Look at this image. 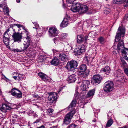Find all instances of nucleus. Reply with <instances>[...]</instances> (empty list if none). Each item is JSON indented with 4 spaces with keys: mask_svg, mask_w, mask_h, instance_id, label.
Listing matches in <instances>:
<instances>
[{
    "mask_svg": "<svg viewBox=\"0 0 128 128\" xmlns=\"http://www.w3.org/2000/svg\"><path fill=\"white\" fill-rule=\"evenodd\" d=\"M125 30L120 26L118 29V32L115 37V41L116 42H119L117 46H114L113 47L114 50L113 53L114 54H119L121 53L125 48L124 47V44L123 41L120 40L121 36L123 37L124 36Z\"/></svg>",
    "mask_w": 128,
    "mask_h": 128,
    "instance_id": "nucleus-1",
    "label": "nucleus"
},
{
    "mask_svg": "<svg viewBox=\"0 0 128 128\" xmlns=\"http://www.w3.org/2000/svg\"><path fill=\"white\" fill-rule=\"evenodd\" d=\"M86 66L85 64L80 65L78 68V74L81 76L82 78H86L88 75L90 71L86 70Z\"/></svg>",
    "mask_w": 128,
    "mask_h": 128,
    "instance_id": "nucleus-2",
    "label": "nucleus"
},
{
    "mask_svg": "<svg viewBox=\"0 0 128 128\" xmlns=\"http://www.w3.org/2000/svg\"><path fill=\"white\" fill-rule=\"evenodd\" d=\"M114 85L113 82L112 81L105 82L104 84V90L107 93L111 92L113 90Z\"/></svg>",
    "mask_w": 128,
    "mask_h": 128,
    "instance_id": "nucleus-3",
    "label": "nucleus"
},
{
    "mask_svg": "<svg viewBox=\"0 0 128 128\" xmlns=\"http://www.w3.org/2000/svg\"><path fill=\"white\" fill-rule=\"evenodd\" d=\"M77 66L78 63L76 61L73 60L68 62L66 67L68 70L72 71L74 70Z\"/></svg>",
    "mask_w": 128,
    "mask_h": 128,
    "instance_id": "nucleus-4",
    "label": "nucleus"
},
{
    "mask_svg": "<svg viewBox=\"0 0 128 128\" xmlns=\"http://www.w3.org/2000/svg\"><path fill=\"white\" fill-rule=\"evenodd\" d=\"M78 84H80V87L82 91L81 93H83V95H84L85 94L86 90V87L90 85V82L88 80H83L82 82H78Z\"/></svg>",
    "mask_w": 128,
    "mask_h": 128,
    "instance_id": "nucleus-5",
    "label": "nucleus"
},
{
    "mask_svg": "<svg viewBox=\"0 0 128 128\" xmlns=\"http://www.w3.org/2000/svg\"><path fill=\"white\" fill-rule=\"evenodd\" d=\"M22 33H19L18 32H15L12 35V37L14 42H18V43L21 42L22 38Z\"/></svg>",
    "mask_w": 128,
    "mask_h": 128,
    "instance_id": "nucleus-6",
    "label": "nucleus"
},
{
    "mask_svg": "<svg viewBox=\"0 0 128 128\" xmlns=\"http://www.w3.org/2000/svg\"><path fill=\"white\" fill-rule=\"evenodd\" d=\"M25 32L27 35L26 38V40L24 41V42L29 45H31L33 48H36V44L32 42L31 36L28 34V32L26 30H25Z\"/></svg>",
    "mask_w": 128,
    "mask_h": 128,
    "instance_id": "nucleus-7",
    "label": "nucleus"
},
{
    "mask_svg": "<svg viewBox=\"0 0 128 128\" xmlns=\"http://www.w3.org/2000/svg\"><path fill=\"white\" fill-rule=\"evenodd\" d=\"M11 94L13 96L16 97V98H19L22 97L21 92L20 90L15 88L12 89Z\"/></svg>",
    "mask_w": 128,
    "mask_h": 128,
    "instance_id": "nucleus-8",
    "label": "nucleus"
},
{
    "mask_svg": "<svg viewBox=\"0 0 128 128\" xmlns=\"http://www.w3.org/2000/svg\"><path fill=\"white\" fill-rule=\"evenodd\" d=\"M10 104L9 103H3L0 108V110L3 112H6L8 110H10L13 108L10 106Z\"/></svg>",
    "mask_w": 128,
    "mask_h": 128,
    "instance_id": "nucleus-9",
    "label": "nucleus"
},
{
    "mask_svg": "<svg viewBox=\"0 0 128 128\" xmlns=\"http://www.w3.org/2000/svg\"><path fill=\"white\" fill-rule=\"evenodd\" d=\"M49 35L51 37H54L57 36L58 34V32L57 28L54 27L50 28L48 31Z\"/></svg>",
    "mask_w": 128,
    "mask_h": 128,
    "instance_id": "nucleus-10",
    "label": "nucleus"
},
{
    "mask_svg": "<svg viewBox=\"0 0 128 128\" xmlns=\"http://www.w3.org/2000/svg\"><path fill=\"white\" fill-rule=\"evenodd\" d=\"M102 79V76L99 74L94 75L93 76L92 81L93 84L97 85L99 84Z\"/></svg>",
    "mask_w": 128,
    "mask_h": 128,
    "instance_id": "nucleus-11",
    "label": "nucleus"
},
{
    "mask_svg": "<svg viewBox=\"0 0 128 128\" xmlns=\"http://www.w3.org/2000/svg\"><path fill=\"white\" fill-rule=\"evenodd\" d=\"M72 116V114L70 113L66 114L64 120L63 124L67 125L70 124Z\"/></svg>",
    "mask_w": 128,
    "mask_h": 128,
    "instance_id": "nucleus-12",
    "label": "nucleus"
},
{
    "mask_svg": "<svg viewBox=\"0 0 128 128\" xmlns=\"http://www.w3.org/2000/svg\"><path fill=\"white\" fill-rule=\"evenodd\" d=\"M48 99L52 103L57 99V95L55 92H50L48 93Z\"/></svg>",
    "mask_w": 128,
    "mask_h": 128,
    "instance_id": "nucleus-13",
    "label": "nucleus"
},
{
    "mask_svg": "<svg viewBox=\"0 0 128 128\" xmlns=\"http://www.w3.org/2000/svg\"><path fill=\"white\" fill-rule=\"evenodd\" d=\"M87 36H85L84 37L82 35H79L77 36V43H80L84 41H86L88 38Z\"/></svg>",
    "mask_w": 128,
    "mask_h": 128,
    "instance_id": "nucleus-14",
    "label": "nucleus"
},
{
    "mask_svg": "<svg viewBox=\"0 0 128 128\" xmlns=\"http://www.w3.org/2000/svg\"><path fill=\"white\" fill-rule=\"evenodd\" d=\"M123 74L122 71L120 70H117L116 77L118 78V81L121 82L122 80Z\"/></svg>",
    "mask_w": 128,
    "mask_h": 128,
    "instance_id": "nucleus-15",
    "label": "nucleus"
},
{
    "mask_svg": "<svg viewBox=\"0 0 128 128\" xmlns=\"http://www.w3.org/2000/svg\"><path fill=\"white\" fill-rule=\"evenodd\" d=\"M69 83L74 82L76 80V76L74 74H72L69 76L67 79Z\"/></svg>",
    "mask_w": 128,
    "mask_h": 128,
    "instance_id": "nucleus-16",
    "label": "nucleus"
},
{
    "mask_svg": "<svg viewBox=\"0 0 128 128\" xmlns=\"http://www.w3.org/2000/svg\"><path fill=\"white\" fill-rule=\"evenodd\" d=\"M81 5L79 3H77L75 4V7L72 8H71V10L74 12H78L80 11Z\"/></svg>",
    "mask_w": 128,
    "mask_h": 128,
    "instance_id": "nucleus-17",
    "label": "nucleus"
},
{
    "mask_svg": "<svg viewBox=\"0 0 128 128\" xmlns=\"http://www.w3.org/2000/svg\"><path fill=\"white\" fill-rule=\"evenodd\" d=\"M121 53L124 56V58L127 60H128V48H125Z\"/></svg>",
    "mask_w": 128,
    "mask_h": 128,
    "instance_id": "nucleus-18",
    "label": "nucleus"
},
{
    "mask_svg": "<svg viewBox=\"0 0 128 128\" xmlns=\"http://www.w3.org/2000/svg\"><path fill=\"white\" fill-rule=\"evenodd\" d=\"M58 57L59 59L61 60L64 61L68 60L69 58L68 56L64 54H60Z\"/></svg>",
    "mask_w": 128,
    "mask_h": 128,
    "instance_id": "nucleus-19",
    "label": "nucleus"
},
{
    "mask_svg": "<svg viewBox=\"0 0 128 128\" xmlns=\"http://www.w3.org/2000/svg\"><path fill=\"white\" fill-rule=\"evenodd\" d=\"M110 67L108 66H106L104 68H102L100 71L103 72L107 75H108L110 73Z\"/></svg>",
    "mask_w": 128,
    "mask_h": 128,
    "instance_id": "nucleus-20",
    "label": "nucleus"
},
{
    "mask_svg": "<svg viewBox=\"0 0 128 128\" xmlns=\"http://www.w3.org/2000/svg\"><path fill=\"white\" fill-rule=\"evenodd\" d=\"M68 24V20L66 18H65L60 24V26L62 28L66 27Z\"/></svg>",
    "mask_w": 128,
    "mask_h": 128,
    "instance_id": "nucleus-21",
    "label": "nucleus"
},
{
    "mask_svg": "<svg viewBox=\"0 0 128 128\" xmlns=\"http://www.w3.org/2000/svg\"><path fill=\"white\" fill-rule=\"evenodd\" d=\"M38 76L41 79L44 81H47L48 80V77L45 74L42 72H39L38 74Z\"/></svg>",
    "mask_w": 128,
    "mask_h": 128,
    "instance_id": "nucleus-22",
    "label": "nucleus"
},
{
    "mask_svg": "<svg viewBox=\"0 0 128 128\" xmlns=\"http://www.w3.org/2000/svg\"><path fill=\"white\" fill-rule=\"evenodd\" d=\"M59 62V60L56 57L54 58L50 62V63L52 65L55 66L58 65Z\"/></svg>",
    "mask_w": 128,
    "mask_h": 128,
    "instance_id": "nucleus-23",
    "label": "nucleus"
},
{
    "mask_svg": "<svg viewBox=\"0 0 128 128\" xmlns=\"http://www.w3.org/2000/svg\"><path fill=\"white\" fill-rule=\"evenodd\" d=\"M3 38L4 42L5 45L6 46H8L10 41L9 38L6 37L5 36H3Z\"/></svg>",
    "mask_w": 128,
    "mask_h": 128,
    "instance_id": "nucleus-24",
    "label": "nucleus"
},
{
    "mask_svg": "<svg viewBox=\"0 0 128 128\" xmlns=\"http://www.w3.org/2000/svg\"><path fill=\"white\" fill-rule=\"evenodd\" d=\"M77 103V101L76 100H73L70 104V105L68 106V109H70V108H72L75 107Z\"/></svg>",
    "mask_w": 128,
    "mask_h": 128,
    "instance_id": "nucleus-25",
    "label": "nucleus"
},
{
    "mask_svg": "<svg viewBox=\"0 0 128 128\" xmlns=\"http://www.w3.org/2000/svg\"><path fill=\"white\" fill-rule=\"evenodd\" d=\"M80 11L84 13L87 11L88 9V6L86 5L81 4Z\"/></svg>",
    "mask_w": 128,
    "mask_h": 128,
    "instance_id": "nucleus-26",
    "label": "nucleus"
},
{
    "mask_svg": "<svg viewBox=\"0 0 128 128\" xmlns=\"http://www.w3.org/2000/svg\"><path fill=\"white\" fill-rule=\"evenodd\" d=\"M68 35L67 34L62 33L61 34L60 36L59 37L62 41H63L66 38Z\"/></svg>",
    "mask_w": 128,
    "mask_h": 128,
    "instance_id": "nucleus-27",
    "label": "nucleus"
},
{
    "mask_svg": "<svg viewBox=\"0 0 128 128\" xmlns=\"http://www.w3.org/2000/svg\"><path fill=\"white\" fill-rule=\"evenodd\" d=\"M114 122L113 120L111 118L108 120L106 124V128H108L110 127L112 124Z\"/></svg>",
    "mask_w": 128,
    "mask_h": 128,
    "instance_id": "nucleus-28",
    "label": "nucleus"
},
{
    "mask_svg": "<svg viewBox=\"0 0 128 128\" xmlns=\"http://www.w3.org/2000/svg\"><path fill=\"white\" fill-rule=\"evenodd\" d=\"M30 45L26 43H24L23 44V46L21 47L20 48L22 49V51H23L26 50Z\"/></svg>",
    "mask_w": 128,
    "mask_h": 128,
    "instance_id": "nucleus-29",
    "label": "nucleus"
},
{
    "mask_svg": "<svg viewBox=\"0 0 128 128\" xmlns=\"http://www.w3.org/2000/svg\"><path fill=\"white\" fill-rule=\"evenodd\" d=\"M121 60V66L124 68H126L127 66V65L124 59L122 58L120 59Z\"/></svg>",
    "mask_w": 128,
    "mask_h": 128,
    "instance_id": "nucleus-30",
    "label": "nucleus"
},
{
    "mask_svg": "<svg viewBox=\"0 0 128 128\" xmlns=\"http://www.w3.org/2000/svg\"><path fill=\"white\" fill-rule=\"evenodd\" d=\"M95 92V90L92 89L90 90L87 94V97H90L94 95Z\"/></svg>",
    "mask_w": 128,
    "mask_h": 128,
    "instance_id": "nucleus-31",
    "label": "nucleus"
},
{
    "mask_svg": "<svg viewBox=\"0 0 128 128\" xmlns=\"http://www.w3.org/2000/svg\"><path fill=\"white\" fill-rule=\"evenodd\" d=\"M74 52L76 55L77 56L80 55L82 53H84L78 48H76L74 50Z\"/></svg>",
    "mask_w": 128,
    "mask_h": 128,
    "instance_id": "nucleus-32",
    "label": "nucleus"
},
{
    "mask_svg": "<svg viewBox=\"0 0 128 128\" xmlns=\"http://www.w3.org/2000/svg\"><path fill=\"white\" fill-rule=\"evenodd\" d=\"M78 48L83 53L85 52L86 48L84 45L83 44H81L79 46Z\"/></svg>",
    "mask_w": 128,
    "mask_h": 128,
    "instance_id": "nucleus-33",
    "label": "nucleus"
},
{
    "mask_svg": "<svg viewBox=\"0 0 128 128\" xmlns=\"http://www.w3.org/2000/svg\"><path fill=\"white\" fill-rule=\"evenodd\" d=\"M123 0H113L112 2L114 4H120L123 3Z\"/></svg>",
    "mask_w": 128,
    "mask_h": 128,
    "instance_id": "nucleus-34",
    "label": "nucleus"
},
{
    "mask_svg": "<svg viewBox=\"0 0 128 128\" xmlns=\"http://www.w3.org/2000/svg\"><path fill=\"white\" fill-rule=\"evenodd\" d=\"M74 97L75 99H74L76 100H77L80 97V95L78 92L77 89L76 90L75 94H74Z\"/></svg>",
    "mask_w": 128,
    "mask_h": 128,
    "instance_id": "nucleus-35",
    "label": "nucleus"
},
{
    "mask_svg": "<svg viewBox=\"0 0 128 128\" xmlns=\"http://www.w3.org/2000/svg\"><path fill=\"white\" fill-rule=\"evenodd\" d=\"M128 14H126L124 16L122 20V23H124L126 22L128 20Z\"/></svg>",
    "mask_w": 128,
    "mask_h": 128,
    "instance_id": "nucleus-36",
    "label": "nucleus"
},
{
    "mask_svg": "<svg viewBox=\"0 0 128 128\" xmlns=\"http://www.w3.org/2000/svg\"><path fill=\"white\" fill-rule=\"evenodd\" d=\"M53 40L55 44L57 43L58 42H60V43H62L61 40H60V39L59 37L58 38H54L53 39Z\"/></svg>",
    "mask_w": 128,
    "mask_h": 128,
    "instance_id": "nucleus-37",
    "label": "nucleus"
},
{
    "mask_svg": "<svg viewBox=\"0 0 128 128\" xmlns=\"http://www.w3.org/2000/svg\"><path fill=\"white\" fill-rule=\"evenodd\" d=\"M99 42L101 44L104 43L105 40L104 38L102 37L101 36L98 39Z\"/></svg>",
    "mask_w": 128,
    "mask_h": 128,
    "instance_id": "nucleus-38",
    "label": "nucleus"
},
{
    "mask_svg": "<svg viewBox=\"0 0 128 128\" xmlns=\"http://www.w3.org/2000/svg\"><path fill=\"white\" fill-rule=\"evenodd\" d=\"M78 126L76 125L75 124H72L67 127V128H78Z\"/></svg>",
    "mask_w": 128,
    "mask_h": 128,
    "instance_id": "nucleus-39",
    "label": "nucleus"
},
{
    "mask_svg": "<svg viewBox=\"0 0 128 128\" xmlns=\"http://www.w3.org/2000/svg\"><path fill=\"white\" fill-rule=\"evenodd\" d=\"M123 3L124 4V8L125 7H127L128 6V0H123Z\"/></svg>",
    "mask_w": 128,
    "mask_h": 128,
    "instance_id": "nucleus-40",
    "label": "nucleus"
},
{
    "mask_svg": "<svg viewBox=\"0 0 128 128\" xmlns=\"http://www.w3.org/2000/svg\"><path fill=\"white\" fill-rule=\"evenodd\" d=\"M110 10L109 8H106L104 9V14H107L110 13Z\"/></svg>",
    "mask_w": 128,
    "mask_h": 128,
    "instance_id": "nucleus-41",
    "label": "nucleus"
},
{
    "mask_svg": "<svg viewBox=\"0 0 128 128\" xmlns=\"http://www.w3.org/2000/svg\"><path fill=\"white\" fill-rule=\"evenodd\" d=\"M2 10H3L4 11L6 12V13H8L9 12V10L8 7H4V8H2Z\"/></svg>",
    "mask_w": 128,
    "mask_h": 128,
    "instance_id": "nucleus-42",
    "label": "nucleus"
},
{
    "mask_svg": "<svg viewBox=\"0 0 128 128\" xmlns=\"http://www.w3.org/2000/svg\"><path fill=\"white\" fill-rule=\"evenodd\" d=\"M76 0H66L67 3L68 4H72Z\"/></svg>",
    "mask_w": 128,
    "mask_h": 128,
    "instance_id": "nucleus-43",
    "label": "nucleus"
},
{
    "mask_svg": "<svg viewBox=\"0 0 128 128\" xmlns=\"http://www.w3.org/2000/svg\"><path fill=\"white\" fill-rule=\"evenodd\" d=\"M124 73L128 76V69L127 68H124Z\"/></svg>",
    "mask_w": 128,
    "mask_h": 128,
    "instance_id": "nucleus-44",
    "label": "nucleus"
},
{
    "mask_svg": "<svg viewBox=\"0 0 128 128\" xmlns=\"http://www.w3.org/2000/svg\"><path fill=\"white\" fill-rule=\"evenodd\" d=\"M36 27L35 26V27H33V28H36V29H37V34H40V35H41L42 34V33H40V32H39V30H40V29H38V28H36Z\"/></svg>",
    "mask_w": 128,
    "mask_h": 128,
    "instance_id": "nucleus-45",
    "label": "nucleus"
},
{
    "mask_svg": "<svg viewBox=\"0 0 128 128\" xmlns=\"http://www.w3.org/2000/svg\"><path fill=\"white\" fill-rule=\"evenodd\" d=\"M53 110L52 108H50L49 109L47 110V112H48L50 114V113H52L53 112Z\"/></svg>",
    "mask_w": 128,
    "mask_h": 128,
    "instance_id": "nucleus-46",
    "label": "nucleus"
},
{
    "mask_svg": "<svg viewBox=\"0 0 128 128\" xmlns=\"http://www.w3.org/2000/svg\"><path fill=\"white\" fill-rule=\"evenodd\" d=\"M89 57L85 56L84 58V60H86L88 62L89 61Z\"/></svg>",
    "mask_w": 128,
    "mask_h": 128,
    "instance_id": "nucleus-47",
    "label": "nucleus"
},
{
    "mask_svg": "<svg viewBox=\"0 0 128 128\" xmlns=\"http://www.w3.org/2000/svg\"><path fill=\"white\" fill-rule=\"evenodd\" d=\"M33 24L36 27H38L39 25L38 24V23L36 22H33Z\"/></svg>",
    "mask_w": 128,
    "mask_h": 128,
    "instance_id": "nucleus-48",
    "label": "nucleus"
},
{
    "mask_svg": "<svg viewBox=\"0 0 128 128\" xmlns=\"http://www.w3.org/2000/svg\"><path fill=\"white\" fill-rule=\"evenodd\" d=\"M76 111L75 110H73L72 111H71V112L69 113H71L72 114L73 116L75 114V112H76Z\"/></svg>",
    "mask_w": 128,
    "mask_h": 128,
    "instance_id": "nucleus-49",
    "label": "nucleus"
},
{
    "mask_svg": "<svg viewBox=\"0 0 128 128\" xmlns=\"http://www.w3.org/2000/svg\"><path fill=\"white\" fill-rule=\"evenodd\" d=\"M22 76L21 74H18V77L20 80L22 79L23 77H22Z\"/></svg>",
    "mask_w": 128,
    "mask_h": 128,
    "instance_id": "nucleus-50",
    "label": "nucleus"
},
{
    "mask_svg": "<svg viewBox=\"0 0 128 128\" xmlns=\"http://www.w3.org/2000/svg\"><path fill=\"white\" fill-rule=\"evenodd\" d=\"M14 25L16 26H17L18 28H20L21 27H22V26L20 24H14Z\"/></svg>",
    "mask_w": 128,
    "mask_h": 128,
    "instance_id": "nucleus-51",
    "label": "nucleus"
},
{
    "mask_svg": "<svg viewBox=\"0 0 128 128\" xmlns=\"http://www.w3.org/2000/svg\"><path fill=\"white\" fill-rule=\"evenodd\" d=\"M15 51L17 52H22V49H21L20 50L18 49H16L15 50Z\"/></svg>",
    "mask_w": 128,
    "mask_h": 128,
    "instance_id": "nucleus-52",
    "label": "nucleus"
},
{
    "mask_svg": "<svg viewBox=\"0 0 128 128\" xmlns=\"http://www.w3.org/2000/svg\"><path fill=\"white\" fill-rule=\"evenodd\" d=\"M9 29H8L7 30H6V31H5V32H4V36H5L6 35V34L8 32H9Z\"/></svg>",
    "mask_w": 128,
    "mask_h": 128,
    "instance_id": "nucleus-53",
    "label": "nucleus"
},
{
    "mask_svg": "<svg viewBox=\"0 0 128 128\" xmlns=\"http://www.w3.org/2000/svg\"><path fill=\"white\" fill-rule=\"evenodd\" d=\"M18 116V115L16 114H15L14 115V116H13V117L14 118H16Z\"/></svg>",
    "mask_w": 128,
    "mask_h": 128,
    "instance_id": "nucleus-54",
    "label": "nucleus"
},
{
    "mask_svg": "<svg viewBox=\"0 0 128 128\" xmlns=\"http://www.w3.org/2000/svg\"><path fill=\"white\" fill-rule=\"evenodd\" d=\"M128 128V126H124L123 127H122L120 128Z\"/></svg>",
    "mask_w": 128,
    "mask_h": 128,
    "instance_id": "nucleus-55",
    "label": "nucleus"
},
{
    "mask_svg": "<svg viewBox=\"0 0 128 128\" xmlns=\"http://www.w3.org/2000/svg\"><path fill=\"white\" fill-rule=\"evenodd\" d=\"M37 128H45L44 126H41Z\"/></svg>",
    "mask_w": 128,
    "mask_h": 128,
    "instance_id": "nucleus-56",
    "label": "nucleus"
},
{
    "mask_svg": "<svg viewBox=\"0 0 128 128\" xmlns=\"http://www.w3.org/2000/svg\"><path fill=\"white\" fill-rule=\"evenodd\" d=\"M4 5L3 4H0V8H2L3 6Z\"/></svg>",
    "mask_w": 128,
    "mask_h": 128,
    "instance_id": "nucleus-57",
    "label": "nucleus"
},
{
    "mask_svg": "<svg viewBox=\"0 0 128 128\" xmlns=\"http://www.w3.org/2000/svg\"><path fill=\"white\" fill-rule=\"evenodd\" d=\"M14 78L15 80H16V78H17V76H14L13 77Z\"/></svg>",
    "mask_w": 128,
    "mask_h": 128,
    "instance_id": "nucleus-58",
    "label": "nucleus"
},
{
    "mask_svg": "<svg viewBox=\"0 0 128 128\" xmlns=\"http://www.w3.org/2000/svg\"><path fill=\"white\" fill-rule=\"evenodd\" d=\"M16 2L18 3H19L20 2V0H16Z\"/></svg>",
    "mask_w": 128,
    "mask_h": 128,
    "instance_id": "nucleus-59",
    "label": "nucleus"
},
{
    "mask_svg": "<svg viewBox=\"0 0 128 128\" xmlns=\"http://www.w3.org/2000/svg\"><path fill=\"white\" fill-rule=\"evenodd\" d=\"M50 128H57V127L56 126H54L50 127Z\"/></svg>",
    "mask_w": 128,
    "mask_h": 128,
    "instance_id": "nucleus-60",
    "label": "nucleus"
},
{
    "mask_svg": "<svg viewBox=\"0 0 128 128\" xmlns=\"http://www.w3.org/2000/svg\"><path fill=\"white\" fill-rule=\"evenodd\" d=\"M96 121V119H94L93 120L92 122H95Z\"/></svg>",
    "mask_w": 128,
    "mask_h": 128,
    "instance_id": "nucleus-61",
    "label": "nucleus"
},
{
    "mask_svg": "<svg viewBox=\"0 0 128 128\" xmlns=\"http://www.w3.org/2000/svg\"><path fill=\"white\" fill-rule=\"evenodd\" d=\"M16 74V75H17V72H14V74Z\"/></svg>",
    "mask_w": 128,
    "mask_h": 128,
    "instance_id": "nucleus-62",
    "label": "nucleus"
},
{
    "mask_svg": "<svg viewBox=\"0 0 128 128\" xmlns=\"http://www.w3.org/2000/svg\"><path fill=\"white\" fill-rule=\"evenodd\" d=\"M4 77L5 78L6 80H8V79L5 76H4Z\"/></svg>",
    "mask_w": 128,
    "mask_h": 128,
    "instance_id": "nucleus-63",
    "label": "nucleus"
},
{
    "mask_svg": "<svg viewBox=\"0 0 128 128\" xmlns=\"http://www.w3.org/2000/svg\"><path fill=\"white\" fill-rule=\"evenodd\" d=\"M13 31H14V32H15V30H14H14H13Z\"/></svg>",
    "mask_w": 128,
    "mask_h": 128,
    "instance_id": "nucleus-64",
    "label": "nucleus"
}]
</instances>
